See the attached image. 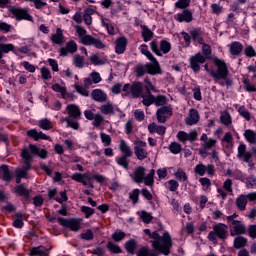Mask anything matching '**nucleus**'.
Returning <instances> with one entry per match:
<instances>
[{"label":"nucleus","mask_w":256,"mask_h":256,"mask_svg":"<svg viewBox=\"0 0 256 256\" xmlns=\"http://www.w3.org/2000/svg\"><path fill=\"white\" fill-rule=\"evenodd\" d=\"M142 183L147 187H153V185H155V169H151L150 172L144 176Z\"/></svg>","instance_id":"32"},{"label":"nucleus","mask_w":256,"mask_h":256,"mask_svg":"<svg viewBox=\"0 0 256 256\" xmlns=\"http://www.w3.org/2000/svg\"><path fill=\"white\" fill-rule=\"evenodd\" d=\"M245 245H247V239L245 237L240 236V237H236L234 239L233 247L235 249H243V247H245Z\"/></svg>","instance_id":"46"},{"label":"nucleus","mask_w":256,"mask_h":256,"mask_svg":"<svg viewBox=\"0 0 256 256\" xmlns=\"http://www.w3.org/2000/svg\"><path fill=\"white\" fill-rule=\"evenodd\" d=\"M227 237H229V231H227V225L224 223L213 225V231L208 233V239L212 243H217V238L225 241Z\"/></svg>","instance_id":"3"},{"label":"nucleus","mask_w":256,"mask_h":256,"mask_svg":"<svg viewBox=\"0 0 256 256\" xmlns=\"http://www.w3.org/2000/svg\"><path fill=\"white\" fill-rule=\"evenodd\" d=\"M247 228L241 221H233L230 225V235L235 237V235H245Z\"/></svg>","instance_id":"13"},{"label":"nucleus","mask_w":256,"mask_h":256,"mask_svg":"<svg viewBox=\"0 0 256 256\" xmlns=\"http://www.w3.org/2000/svg\"><path fill=\"white\" fill-rule=\"evenodd\" d=\"M57 221L62 227H67L70 231L77 232L81 229V219L58 217Z\"/></svg>","instance_id":"5"},{"label":"nucleus","mask_w":256,"mask_h":256,"mask_svg":"<svg viewBox=\"0 0 256 256\" xmlns=\"http://www.w3.org/2000/svg\"><path fill=\"white\" fill-rule=\"evenodd\" d=\"M2 179L8 183L13 179V173L9 170V166L6 164L1 165Z\"/></svg>","instance_id":"35"},{"label":"nucleus","mask_w":256,"mask_h":256,"mask_svg":"<svg viewBox=\"0 0 256 256\" xmlns=\"http://www.w3.org/2000/svg\"><path fill=\"white\" fill-rule=\"evenodd\" d=\"M13 193L17 197H22L24 201H29L31 199V190L25 187V184H18L13 188Z\"/></svg>","instance_id":"11"},{"label":"nucleus","mask_w":256,"mask_h":256,"mask_svg":"<svg viewBox=\"0 0 256 256\" xmlns=\"http://www.w3.org/2000/svg\"><path fill=\"white\" fill-rule=\"evenodd\" d=\"M52 91H55V93H60L62 99H67V89L63 86H61L59 83H55L51 86Z\"/></svg>","instance_id":"40"},{"label":"nucleus","mask_w":256,"mask_h":256,"mask_svg":"<svg viewBox=\"0 0 256 256\" xmlns=\"http://www.w3.org/2000/svg\"><path fill=\"white\" fill-rule=\"evenodd\" d=\"M39 127L40 129H43V131H50V129H53V123L51 120L43 118L39 120Z\"/></svg>","instance_id":"44"},{"label":"nucleus","mask_w":256,"mask_h":256,"mask_svg":"<svg viewBox=\"0 0 256 256\" xmlns=\"http://www.w3.org/2000/svg\"><path fill=\"white\" fill-rule=\"evenodd\" d=\"M197 130H191L189 133L185 131H179L177 133V139L180 141V143H186L187 141H190L193 143L194 141H197L198 137Z\"/></svg>","instance_id":"10"},{"label":"nucleus","mask_w":256,"mask_h":256,"mask_svg":"<svg viewBox=\"0 0 256 256\" xmlns=\"http://www.w3.org/2000/svg\"><path fill=\"white\" fill-rule=\"evenodd\" d=\"M140 193L141 191L138 188L133 189L132 192L129 193V199L132 201L133 205H137V203H139Z\"/></svg>","instance_id":"55"},{"label":"nucleus","mask_w":256,"mask_h":256,"mask_svg":"<svg viewBox=\"0 0 256 256\" xmlns=\"http://www.w3.org/2000/svg\"><path fill=\"white\" fill-rule=\"evenodd\" d=\"M127 237V234L123 231H116L112 234L113 241H116V243H119V241H123V239Z\"/></svg>","instance_id":"61"},{"label":"nucleus","mask_w":256,"mask_h":256,"mask_svg":"<svg viewBox=\"0 0 256 256\" xmlns=\"http://www.w3.org/2000/svg\"><path fill=\"white\" fill-rule=\"evenodd\" d=\"M66 111L68 113V117H66V119H81V116L83 115L81 108H79L77 104L67 105Z\"/></svg>","instance_id":"14"},{"label":"nucleus","mask_w":256,"mask_h":256,"mask_svg":"<svg viewBox=\"0 0 256 256\" xmlns=\"http://www.w3.org/2000/svg\"><path fill=\"white\" fill-rule=\"evenodd\" d=\"M21 157L24 160V165L22 167V170L27 171V172L31 171V169H32L31 162L33 161V155L29 151V148L22 149Z\"/></svg>","instance_id":"12"},{"label":"nucleus","mask_w":256,"mask_h":256,"mask_svg":"<svg viewBox=\"0 0 256 256\" xmlns=\"http://www.w3.org/2000/svg\"><path fill=\"white\" fill-rule=\"evenodd\" d=\"M127 38L125 36H121L118 39H116L115 44V53L117 55H123L125 51L127 50Z\"/></svg>","instance_id":"19"},{"label":"nucleus","mask_w":256,"mask_h":256,"mask_svg":"<svg viewBox=\"0 0 256 256\" xmlns=\"http://www.w3.org/2000/svg\"><path fill=\"white\" fill-rule=\"evenodd\" d=\"M238 159H242L244 163H248L249 167H255V163H253V154L247 151V145L245 143H240L238 146Z\"/></svg>","instance_id":"6"},{"label":"nucleus","mask_w":256,"mask_h":256,"mask_svg":"<svg viewBox=\"0 0 256 256\" xmlns=\"http://www.w3.org/2000/svg\"><path fill=\"white\" fill-rule=\"evenodd\" d=\"M60 57H67L69 53H77V43L73 40H70L66 43L65 47H61L59 50Z\"/></svg>","instance_id":"16"},{"label":"nucleus","mask_w":256,"mask_h":256,"mask_svg":"<svg viewBox=\"0 0 256 256\" xmlns=\"http://www.w3.org/2000/svg\"><path fill=\"white\" fill-rule=\"evenodd\" d=\"M14 217L15 220L13 221V227L16 229H23V227H25V222H23V213L16 212Z\"/></svg>","instance_id":"36"},{"label":"nucleus","mask_w":256,"mask_h":256,"mask_svg":"<svg viewBox=\"0 0 256 256\" xmlns=\"http://www.w3.org/2000/svg\"><path fill=\"white\" fill-rule=\"evenodd\" d=\"M80 211L84 213L85 219H89L92 215H95V209L89 207V206H82L80 208Z\"/></svg>","instance_id":"59"},{"label":"nucleus","mask_w":256,"mask_h":256,"mask_svg":"<svg viewBox=\"0 0 256 256\" xmlns=\"http://www.w3.org/2000/svg\"><path fill=\"white\" fill-rule=\"evenodd\" d=\"M171 52V42L167 40H161L160 41V53L162 55H167V53Z\"/></svg>","instance_id":"43"},{"label":"nucleus","mask_w":256,"mask_h":256,"mask_svg":"<svg viewBox=\"0 0 256 256\" xmlns=\"http://www.w3.org/2000/svg\"><path fill=\"white\" fill-rule=\"evenodd\" d=\"M83 45H93L96 49H105V44L99 38L93 36H86L83 38Z\"/></svg>","instance_id":"17"},{"label":"nucleus","mask_w":256,"mask_h":256,"mask_svg":"<svg viewBox=\"0 0 256 256\" xmlns=\"http://www.w3.org/2000/svg\"><path fill=\"white\" fill-rule=\"evenodd\" d=\"M154 105L156 107H165L167 105V96L165 95H158L154 96Z\"/></svg>","instance_id":"48"},{"label":"nucleus","mask_w":256,"mask_h":256,"mask_svg":"<svg viewBox=\"0 0 256 256\" xmlns=\"http://www.w3.org/2000/svg\"><path fill=\"white\" fill-rule=\"evenodd\" d=\"M15 51V45L12 43H0V61L3 59V55Z\"/></svg>","instance_id":"31"},{"label":"nucleus","mask_w":256,"mask_h":256,"mask_svg":"<svg viewBox=\"0 0 256 256\" xmlns=\"http://www.w3.org/2000/svg\"><path fill=\"white\" fill-rule=\"evenodd\" d=\"M129 159V156H121L120 158H116V162L120 167H123L124 169H129V162L127 161Z\"/></svg>","instance_id":"60"},{"label":"nucleus","mask_w":256,"mask_h":256,"mask_svg":"<svg viewBox=\"0 0 256 256\" xmlns=\"http://www.w3.org/2000/svg\"><path fill=\"white\" fill-rule=\"evenodd\" d=\"M146 69L148 75H161V73H163L161 65H159V61L146 63Z\"/></svg>","instance_id":"21"},{"label":"nucleus","mask_w":256,"mask_h":256,"mask_svg":"<svg viewBox=\"0 0 256 256\" xmlns=\"http://www.w3.org/2000/svg\"><path fill=\"white\" fill-rule=\"evenodd\" d=\"M27 135L31 138L34 139V141H40L42 139L43 141H49L50 137L43 133L42 131H37V129H30L27 131Z\"/></svg>","instance_id":"20"},{"label":"nucleus","mask_w":256,"mask_h":256,"mask_svg":"<svg viewBox=\"0 0 256 256\" xmlns=\"http://www.w3.org/2000/svg\"><path fill=\"white\" fill-rule=\"evenodd\" d=\"M142 103L145 107H151L155 103V96L149 92L148 95L143 96Z\"/></svg>","instance_id":"54"},{"label":"nucleus","mask_w":256,"mask_h":256,"mask_svg":"<svg viewBox=\"0 0 256 256\" xmlns=\"http://www.w3.org/2000/svg\"><path fill=\"white\" fill-rule=\"evenodd\" d=\"M53 249V246L46 248L45 246L33 247L30 250L31 256H49V251Z\"/></svg>","instance_id":"24"},{"label":"nucleus","mask_w":256,"mask_h":256,"mask_svg":"<svg viewBox=\"0 0 256 256\" xmlns=\"http://www.w3.org/2000/svg\"><path fill=\"white\" fill-rule=\"evenodd\" d=\"M90 61L93 65H105L106 61L99 58V55L97 54H93L92 56H90Z\"/></svg>","instance_id":"64"},{"label":"nucleus","mask_w":256,"mask_h":256,"mask_svg":"<svg viewBox=\"0 0 256 256\" xmlns=\"http://www.w3.org/2000/svg\"><path fill=\"white\" fill-rule=\"evenodd\" d=\"M173 117V108L171 106H161L156 111V119L158 123H167V119Z\"/></svg>","instance_id":"8"},{"label":"nucleus","mask_w":256,"mask_h":256,"mask_svg":"<svg viewBox=\"0 0 256 256\" xmlns=\"http://www.w3.org/2000/svg\"><path fill=\"white\" fill-rule=\"evenodd\" d=\"M140 219H142L143 223H151V221H153V216L151 215V213L143 210L140 214Z\"/></svg>","instance_id":"62"},{"label":"nucleus","mask_w":256,"mask_h":256,"mask_svg":"<svg viewBox=\"0 0 256 256\" xmlns=\"http://www.w3.org/2000/svg\"><path fill=\"white\" fill-rule=\"evenodd\" d=\"M247 203V197L245 194H241L236 198V207H238L239 211H245L247 209Z\"/></svg>","instance_id":"38"},{"label":"nucleus","mask_w":256,"mask_h":256,"mask_svg":"<svg viewBox=\"0 0 256 256\" xmlns=\"http://www.w3.org/2000/svg\"><path fill=\"white\" fill-rule=\"evenodd\" d=\"M202 45V56L207 59H211V54L213 53V50L211 49V46L205 42H203Z\"/></svg>","instance_id":"47"},{"label":"nucleus","mask_w":256,"mask_h":256,"mask_svg":"<svg viewBox=\"0 0 256 256\" xmlns=\"http://www.w3.org/2000/svg\"><path fill=\"white\" fill-rule=\"evenodd\" d=\"M199 112L196 109H191L189 112V116L186 118V125H197L199 123Z\"/></svg>","instance_id":"27"},{"label":"nucleus","mask_w":256,"mask_h":256,"mask_svg":"<svg viewBox=\"0 0 256 256\" xmlns=\"http://www.w3.org/2000/svg\"><path fill=\"white\" fill-rule=\"evenodd\" d=\"M238 113L246 121H251V112H249V110H247V108H245V106H240L238 108Z\"/></svg>","instance_id":"56"},{"label":"nucleus","mask_w":256,"mask_h":256,"mask_svg":"<svg viewBox=\"0 0 256 256\" xmlns=\"http://www.w3.org/2000/svg\"><path fill=\"white\" fill-rule=\"evenodd\" d=\"M100 111L103 115H111V114L115 113L113 104H111V103L102 105L100 107Z\"/></svg>","instance_id":"53"},{"label":"nucleus","mask_w":256,"mask_h":256,"mask_svg":"<svg viewBox=\"0 0 256 256\" xmlns=\"http://www.w3.org/2000/svg\"><path fill=\"white\" fill-rule=\"evenodd\" d=\"M101 81H103V79L101 78V74H99V72H92L90 73L89 78L84 79V85L85 87H91L93 83L97 85V83H101Z\"/></svg>","instance_id":"23"},{"label":"nucleus","mask_w":256,"mask_h":256,"mask_svg":"<svg viewBox=\"0 0 256 256\" xmlns=\"http://www.w3.org/2000/svg\"><path fill=\"white\" fill-rule=\"evenodd\" d=\"M91 97L97 103H105L107 101V94L101 89H94L91 92Z\"/></svg>","instance_id":"26"},{"label":"nucleus","mask_w":256,"mask_h":256,"mask_svg":"<svg viewBox=\"0 0 256 256\" xmlns=\"http://www.w3.org/2000/svg\"><path fill=\"white\" fill-rule=\"evenodd\" d=\"M120 151L121 153H123L122 156L124 157H133V151L131 150V147H129L125 140L120 141Z\"/></svg>","instance_id":"33"},{"label":"nucleus","mask_w":256,"mask_h":256,"mask_svg":"<svg viewBox=\"0 0 256 256\" xmlns=\"http://www.w3.org/2000/svg\"><path fill=\"white\" fill-rule=\"evenodd\" d=\"M213 61L217 69H210L209 64H205V71L211 75L216 85H220V87H227V89H229V87H233V79L229 78V67L225 60L214 57Z\"/></svg>","instance_id":"1"},{"label":"nucleus","mask_w":256,"mask_h":256,"mask_svg":"<svg viewBox=\"0 0 256 256\" xmlns=\"http://www.w3.org/2000/svg\"><path fill=\"white\" fill-rule=\"evenodd\" d=\"M145 178V167L138 166L132 175V179L134 183L141 184L143 183V179Z\"/></svg>","instance_id":"25"},{"label":"nucleus","mask_w":256,"mask_h":256,"mask_svg":"<svg viewBox=\"0 0 256 256\" xmlns=\"http://www.w3.org/2000/svg\"><path fill=\"white\" fill-rule=\"evenodd\" d=\"M207 60L201 52L196 53L195 55L191 56L189 59L190 68L195 73H199L201 71V65L205 63Z\"/></svg>","instance_id":"9"},{"label":"nucleus","mask_w":256,"mask_h":256,"mask_svg":"<svg viewBox=\"0 0 256 256\" xmlns=\"http://www.w3.org/2000/svg\"><path fill=\"white\" fill-rule=\"evenodd\" d=\"M141 29H142V39L144 43H149V41L153 39V36L155 35V33H153L152 30L149 29V27H147L146 25H141Z\"/></svg>","instance_id":"30"},{"label":"nucleus","mask_w":256,"mask_h":256,"mask_svg":"<svg viewBox=\"0 0 256 256\" xmlns=\"http://www.w3.org/2000/svg\"><path fill=\"white\" fill-rule=\"evenodd\" d=\"M11 14L15 17L16 21H30L33 23V16L29 14V11L21 7L11 8Z\"/></svg>","instance_id":"7"},{"label":"nucleus","mask_w":256,"mask_h":256,"mask_svg":"<svg viewBox=\"0 0 256 256\" xmlns=\"http://www.w3.org/2000/svg\"><path fill=\"white\" fill-rule=\"evenodd\" d=\"M65 36H63V32L61 29H57L56 33L51 36V41L55 45H63Z\"/></svg>","instance_id":"37"},{"label":"nucleus","mask_w":256,"mask_h":256,"mask_svg":"<svg viewBox=\"0 0 256 256\" xmlns=\"http://www.w3.org/2000/svg\"><path fill=\"white\" fill-rule=\"evenodd\" d=\"M194 173H196V175H199L200 177H203L205 173H207V166L201 163L196 165L194 168Z\"/></svg>","instance_id":"58"},{"label":"nucleus","mask_w":256,"mask_h":256,"mask_svg":"<svg viewBox=\"0 0 256 256\" xmlns=\"http://www.w3.org/2000/svg\"><path fill=\"white\" fill-rule=\"evenodd\" d=\"M130 93L132 97L138 99V97H141V94L143 93V86L141 85V82H135L130 87Z\"/></svg>","instance_id":"29"},{"label":"nucleus","mask_w":256,"mask_h":256,"mask_svg":"<svg viewBox=\"0 0 256 256\" xmlns=\"http://www.w3.org/2000/svg\"><path fill=\"white\" fill-rule=\"evenodd\" d=\"M244 137L248 143H250L251 145H255V143H256V132L255 131H253L251 129L245 130Z\"/></svg>","instance_id":"41"},{"label":"nucleus","mask_w":256,"mask_h":256,"mask_svg":"<svg viewBox=\"0 0 256 256\" xmlns=\"http://www.w3.org/2000/svg\"><path fill=\"white\" fill-rule=\"evenodd\" d=\"M106 247L110 253H114L115 255L122 253L121 247L119 245L113 243L112 241H108Z\"/></svg>","instance_id":"49"},{"label":"nucleus","mask_w":256,"mask_h":256,"mask_svg":"<svg viewBox=\"0 0 256 256\" xmlns=\"http://www.w3.org/2000/svg\"><path fill=\"white\" fill-rule=\"evenodd\" d=\"M73 181H77V183H82L85 187H87V181H97V183H105L106 178L101 174H93L92 177L87 173H74L71 177Z\"/></svg>","instance_id":"4"},{"label":"nucleus","mask_w":256,"mask_h":256,"mask_svg":"<svg viewBox=\"0 0 256 256\" xmlns=\"http://www.w3.org/2000/svg\"><path fill=\"white\" fill-rule=\"evenodd\" d=\"M136 77L141 78L147 74V64H138L135 68Z\"/></svg>","instance_id":"52"},{"label":"nucleus","mask_w":256,"mask_h":256,"mask_svg":"<svg viewBox=\"0 0 256 256\" xmlns=\"http://www.w3.org/2000/svg\"><path fill=\"white\" fill-rule=\"evenodd\" d=\"M242 83L244 85L245 91H247L248 93H256V86H255V84H251L249 79L244 78L242 80Z\"/></svg>","instance_id":"51"},{"label":"nucleus","mask_w":256,"mask_h":256,"mask_svg":"<svg viewBox=\"0 0 256 256\" xmlns=\"http://www.w3.org/2000/svg\"><path fill=\"white\" fill-rule=\"evenodd\" d=\"M178 23H191L193 21V12L189 9H184L182 13L177 14Z\"/></svg>","instance_id":"22"},{"label":"nucleus","mask_w":256,"mask_h":256,"mask_svg":"<svg viewBox=\"0 0 256 256\" xmlns=\"http://www.w3.org/2000/svg\"><path fill=\"white\" fill-rule=\"evenodd\" d=\"M64 121L67 123V127L74 129V131H79V128L81 127V124H79V119L65 118Z\"/></svg>","instance_id":"42"},{"label":"nucleus","mask_w":256,"mask_h":256,"mask_svg":"<svg viewBox=\"0 0 256 256\" xmlns=\"http://www.w3.org/2000/svg\"><path fill=\"white\" fill-rule=\"evenodd\" d=\"M145 235H148L149 239H153L151 241L153 249L161 253L162 255H171V247H173V239L171 238V234L169 232H164L163 236L159 235V232L154 231L151 232L150 229H144Z\"/></svg>","instance_id":"2"},{"label":"nucleus","mask_w":256,"mask_h":256,"mask_svg":"<svg viewBox=\"0 0 256 256\" xmlns=\"http://www.w3.org/2000/svg\"><path fill=\"white\" fill-rule=\"evenodd\" d=\"M174 176L176 177L177 181H180V183H185V181H189L187 173L182 168H178L177 171L174 173Z\"/></svg>","instance_id":"39"},{"label":"nucleus","mask_w":256,"mask_h":256,"mask_svg":"<svg viewBox=\"0 0 256 256\" xmlns=\"http://www.w3.org/2000/svg\"><path fill=\"white\" fill-rule=\"evenodd\" d=\"M244 55L249 57L250 59L253 57H256V51L255 48H253V46L248 45L244 48Z\"/></svg>","instance_id":"63"},{"label":"nucleus","mask_w":256,"mask_h":256,"mask_svg":"<svg viewBox=\"0 0 256 256\" xmlns=\"http://www.w3.org/2000/svg\"><path fill=\"white\" fill-rule=\"evenodd\" d=\"M190 35L193 43H198V45H201L203 42H205V39L203 38V29L201 27L191 29Z\"/></svg>","instance_id":"18"},{"label":"nucleus","mask_w":256,"mask_h":256,"mask_svg":"<svg viewBox=\"0 0 256 256\" xmlns=\"http://www.w3.org/2000/svg\"><path fill=\"white\" fill-rule=\"evenodd\" d=\"M150 49L157 55V57H163V53H161L157 40L150 42Z\"/></svg>","instance_id":"57"},{"label":"nucleus","mask_w":256,"mask_h":256,"mask_svg":"<svg viewBox=\"0 0 256 256\" xmlns=\"http://www.w3.org/2000/svg\"><path fill=\"white\" fill-rule=\"evenodd\" d=\"M134 153L138 161H144V159H147V157L149 156V153L147 152V150H145V148H134Z\"/></svg>","instance_id":"45"},{"label":"nucleus","mask_w":256,"mask_h":256,"mask_svg":"<svg viewBox=\"0 0 256 256\" xmlns=\"http://www.w3.org/2000/svg\"><path fill=\"white\" fill-rule=\"evenodd\" d=\"M124 248L130 255H135V250L137 249V241H135L133 238L129 239L126 241Z\"/></svg>","instance_id":"34"},{"label":"nucleus","mask_w":256,"mask_h":256,"mask_svg":"<svg viewBox=\"0 0 256 256\" xmlns=\"http://www.w3.org/2000/svg\"><path fill=\"white\" fill-rule=\"evenodd\" d=\"M169 151L173 155H179V153H181V151H183V148L181 147V144H179V142H172L169 145Z\"/></svg>","instance_id":"50"},{"label":"nucleus","mask_w":256,"mask_h":256,"mask_svg":"<svg viewBox=\"0 0 256 256\" xmlns=\"http://www.w3.org/2000/svg\"><path fill=\"white\" fill-rule=\"evenodd\" d=\"M230 53L234 57H239L243 53V44L239 41H234L230 44Z\"/></svg>","instance_id":"28"},{"label":"nucleus","mask_w":256,"mask_h":256,"mask_svg":"<svg viewBox=\"0 0 256 256\" xmlns=\"http://www.w3.org/2000/svg\"><path fill=\"white\" fill-rule=\"evenodd\" d=\"M32 157H39L40 159H47L49 152L47 149H41L35 144H30L29 149Z\"/></svg>","instance_id":"15"}]
</instances>
